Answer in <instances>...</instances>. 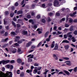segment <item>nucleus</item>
Returning <instances> with one entry per match:
<instances>
[{
	"instance_id": "nucleus-1",
	"label": "nucleus",
	"mask_w": 77,
	"mask_h": 77,
	"mask_svg": "<svg viewBox=\"0 0 77 77\" xmlns=\"http://www.w3.org/2000/svg\"><path fill=\"white\" fill-rule=\"evenodd\" d=\"M0 77H12V73L11 72L7 71L6 74L0 71Z\"/></svg>"
},
{
	"instance_id": "nucleus-2",
	"label": "nucleus",
	"mask_w": 77,
	"mask_h": 77,
	"mask_svg": "<svg viewBox=\"0 0 77 77\" xmlns=\"http://www.w3.org/2000/svg\"><path fill=\"white\" fill-rule=\"evenodd\" d=\"M9 62H10V61H9V60H2V61H0V65H1L2 63L3 65H5V64H6L9 63Z\"/></svg>"
},
{
	"instance_id": "nucleus-3",
	"label": "nucleus",
	"mask_w": 77,
	"mask_h": 77,
	"mask_svg": "<svg viewBox=\"0 0 77 77\" xmlns=\"http://www.w3.org/2000/svg\"><path fill=\"white\" fill-rule=\"evenodd\" d=\"M59 2L57 0H55L54 2V5L55 7H59L60 6V5H59Z\"/></svg>"
},
{
	"instance_id": "nucleus-4",
	"label": "nucleus",
	"mask_w": 77,
	"mask_h": 77,
	"mask_svg": "<svg viewBox=\"0 0 77 77\" xmlns=\"http://www.w3.org/2000/svg\"><path fill=\"white\" fill-rule=\"evenodd\" d=\"M8 39H9L8 38H6L5 39H2L1 40V42H7L8 41Z\"/></svg>"
},
{
	"instance_id": "nucleus-5",
	"label": "nucleus",
	"mask_w": 77,
	"mask_h": 77,
	"mask_svg": "<svg viewBox=\"0 0 77 77\" xmlns=\"http://www.w3.org/2000/svg\"><path fill=\"white\" fill-rule=\"evenodd\" d=\"M71 34H72V32H68L67 34V36H68L69 38H72V35H71Z\"/></svg>"
},
{
	"instance_id": "nucleus-6",
	"label": "nucleus",
	"mask_w": 77,
	"mask_h": 77,
	"mask_svg": "<svg viewBox=\"0 0 77 77\" xmlns=\"http://www.w3.org/2000/svg\"><path fill=\"white\" fill-rule=\"evenodd\" d=\"M63 71L65 73V74H66L67 75H69L70 74V73H69V72L65 70H63Z\"/></svg>"
},
{
	"instance_id": "nucleus-7",
	"label": "nucleus",
	"mask_w": 77,
	"mask_h": 77,
	"mask_svg": "<svg viewBox=\"0 0 77 77\" xmlns=\"http://www.w3.org/2000/svg\"><path fill=\"white\" fill-rule=\"evenodd\" d=\"M32 42L31 41L29 42H28L26 45V47H29L30 45L32 44Z\"/></svg>"
},
{
	"instance_id": "nucleus-8",
	"label": "nucleus",
	"mask_w": 77,
	"mask_h": 77,
	"mask_svg": "<svg viewBox=\"0 0 77 77\" xmlns=\"http://www.w3.org/2000/svg\"><path fill=\"white\" fill-rule=\"evenodd\" d=\"M16 38H15V42H17L18 41H19V39H20V37L19 36H17L16 37Z\"/></svg>"
},
{
	"instance_id": "nucleus-9",
	"label": "nucleus",
	"mask_w": 77,
	"mask_h": 77,
	"mask_svg": "<svg viewBox=\"0 0 77 77\" xmlns=\"http://www.w3.org/2000/svg\"><path fill=\"white\" fill-rule=\"evenodd\" d=\"M22 33L23 35H27V31L23 30L22 32Z\"/></svg>"
},
{
	"instance_id": "nucleus-10",
	"label": "nucleus",
	"mask_w": 77,
	"mask_h": 77,
	"mask_svg": "<svg viewBox=\"0 0 77 77\" xmlns=\"http://www.w3.org/2000/svg\"><path fill=\"white\" fill-rule=\"evenodd\" d=\"M32 70H29V69H28L26 71V72L29 73V74L30 75H32Z\"/></svg>"
},
{
	"instance_id": "nucleus-11",
	"label": "nucleus",
	"mask_w": 77,
	"mask_h": 77,
	"mask_svg": "<svg viewBox=\"0 0 77 77\" xmlns=\"http://www.w3.org/2000/svg\"><path fill=\"white\" fill-rule=\"evenodd\" d=\"M55 42L54 41H53L52 42V44L51 45V48H54V45H55Z\"/></svg>"
},
{
	"instance_id": "nucleus-12",
	"label": "nucleus",
	"mask_w": 77,
	"mask_h": 77,
	"mask_svg": "<svg viewBox=\"0 0 77 77\" xmlns=\"http://www.w3.org/2000/svg\"><path fill=\"white\" fill-rule=\"evenodd\" d=\"M23 11L20 10L17 11V15H19V14H23Z\"/></svg>"
},
{
	"instance_id": "nucleus-13",
	"label": "nucleus",
	"mask_w": 77,
	"mask_h": 77,
	"mask_svg": "<svg viewBox=\"0 0 77 77\" xmlns=\"http://www.w3.org/2000/svg\"><path fill=\"white\" fill-rule=\"evenodd\" d=\"M17 52L20 54H22V53H23V51H21V49H18Z\"/></svg>"
},
{
	"instance_id": "nucleus-14",
	"label": "nucleus",
	"mask_w": 77,
	"mask_h": 77,
	"mask_svg": "<svg viewBox=\"0 0 77 77\" xmlns=\"http://www.w3.org/2000/svg\"><path fill=\"white\" fill-rule=\"evenodd\" d=\"M58 49V46L57 45V44H56L54 48V50H57Z\"/></svg>"
},
{
	"instance_id": "nucleus-15",
	"label": "nucleus",
	"mask_w": 77,
	"mask_h": 77,
	"mask_svg": "<svg viewBox=\"0 0 77 77\" xmlns=\"http://www.w3.org/2000/svg\"><path fill=\"white\" fill-rule=\"evenodd\" d=\"M25 40L24 39H22L21 40L17 42L18 44H21L23 41H24Z\"/></svg>"
},
{
	"instance_id": "nucleus-16",
	"label": "nucleus",
	"mask_w": 77,
	"mask_h": 77,
	"mask_svg": "<svg viewBox=\"0 0 77 77\" xmlns=\"http://www.w3.org/2000/svg\"><path fill=\"white\" fill-rule=\"evenodd\" d=\"M17 62L19 63H21V62H22V61L21 60V59H18L17 60Z\"/></svg>"
},
{
	"instance_id": "nucleus-17",
	"label": "nucleus",
	"mask_w": 77,
	"mask_h": 77,
	"mask_svg": "<svg viewBox=\"0 0 77 77\" xmlns=\"http://www.w3.org/2000/svg\"><path fill=\"white\" fill-rule=\"evenodd\" d=\"M29 23H32V24H34V21H33V19L29 20Z\"/></svg>"
},
{
	"instance_id": "nucleus-18",
	"label": "nucleus",
	"mask_w": 77,
	"mask_h": 77,
	"mask_svg": "<svg viewBox=\"0 0 77 77\" xmlns=\"http://www.w3.org/2000/svg\"><path fill=\"white\" fill-rule=\"evenodd\" d=\"M63 43H69V42L67 40H64L62 42Z\"/></svg>"
},
{
	"instance_id": "nucleus-19",
	"label": "nucleus",
	"mask_w": 77,
	"mask_h": 77,
	"mask_svg": "<svg viewBox=\"0 0 77 77\" xmlns=\"http://www.w3.org/2000/svg\"><path fill=\"white\" fill-rule=\"evenodd\" d=\"M49 31L47 32L45 35V37H47V36H48V35L49 34Z\"/></svg>"
},
{
	"instance_id": "nucleus-20",
	"label": "nucleus",
	"mask_w": 77,
	"mask_h": 77,
	"mask_svg": "<svg viewBox=\"0 0 77 77\" xmlns=\"http://www.w3.org/2000/svg\"><path fill=\"white\" fill-rule=\"evenodd\" d=\"M64 47L66 50H68L69 48V45H66L64 46Z\"/></svg>"
},
{
	"instance_id": "nucleus-21",
	"label": "nucleus",
	"mask_w": 77,
	"mask_h": 77,
	"mask_svg": "<svg viewBox=\"0 0 77 77\" xmlns=\"http://www.w3.org/2000/svg\"><path fill=\"white\" fill-rule=\"evenodd\" d=\"M12 25L14 26V27H16L17 26L16 25V24H15V22L13 21L12 22Z\"/></svg>"
},
{
	"instance_id": "nucleus-22",
	"label": "nucleus",
	"mask_w": 77,
	"mask_h": 77,
	"mask_svg": "<svg viewBox=\"0 0 77 77\" xmlns=\"http://www.w3.org/2000/svg\"><path fill=\"white\" fill-rule=\"evenodd\" d=\"M72 42H75L76 40L75 39V38H74V37H72Z\"/></svg>"
},
{
	"instance_id": "nucleus-23",
	"label": "nucleus",
	"mask_w": 77,
	"mask_h": 77,
	"mask_svg": "<svg viewBox=\"0 0 77 77\" xmlns=\"http://www.w3.org/2000/svg\"><path fill=\"white\" fill-rule=\"evenodd\" d=\"M53 57L56 60H57V59H58L57 58V57L56 56V55L55 54H53Z\"/></svg>"
},
{
	"instance_id": "nucleus-24",
	"label": "nucleus",
	"mask_w": 77,
	"mask_h": 77,
	"mask_svg": "<svg viewBox=\"0 0 77 77\" xmlns=\"http://www.w3.org/2000/svg\"><path fill=\"white\" fill-rule=\"evenodd\" d=\"M65 20V18H63L61 20H60V23H62V21H64Z\"/></svg>"
},
{
	"instance_id": "nucleus-25",
	"label": "nucleus",
	"mask_w": 77,
	"mask_h": 77,
	"mask_svg": "<svg viewBox=\"0 0 77 77\" xmlns=\"http://www.w3.org/2000/svg\"><path fill=\"white\" fill-rule=\"evenodd\" d=\"M63 59H65V60H69V58H68L67 57H63Z\"/></svg>"
},
{
	"instance_id": "nucleus-26",
	"label": "nucleus",
	"mask_w": 77,
	"mask_h": 77,
	"mask_svg": "<svg viewBox=\"0 0 77 77\" xmlns=\"http://www.w3.org/2000/svg\"><path fill=\"white\" fill-rule=\"evenodd\" d=\"M70 17H76V15H74L73 14H70Z\"/></svg>"
},
{
	"instance_id": "nucleus-27",
	"label": "nucleus",
	"mask_w": 77,
	"mask_h": 77,
	"mask_svg": "<svg viewBox=\"0 0 77 77\" xmlns=\"http://www.w3.org/2000/svg\"><path fill=\"white\" fill-rule=\"evenodd\" d=\"M69 30L71 32L73 30V26H72L70 27Z\"/></svg>"
},
{
	"instance_id": "nucleus-28",
	"label": "nucleus",
	"mask_w": 77,
	"mask_h": 77,
	"mask_svg": "<svg viewBox=\"0 0 77 77\" xmlns=\"http://www.w3.org/2000/svg\"><path fill=\"white\" fill-rule=\"evenodd\" d=\"M32 61H33V60H32V59H30V58H28V62H32Z\"/></svg>"
},
{
	"instance_id": "nucleus-29",
	"label": "nucleus",
	"mask_w": 77,
	"mask_h": 77,
	"mask_svg": "<svg viewBox=\"0 0 77 77\" xmlns=\"http://www.w3.org/2000/svg\"><path fill=\"white\" fill-rule=\"evenodd\" d=\"M41 21L43 23H45V19H42L41 20Z\"/></svg>"
},
{
	"instance_id": "nucleus-30",
	"label": "nucleus",
	"mask_w": 77,
	"mask_h": 77,
	"mask_svg": "<svg viewBox=\"0 0 77 77\" xmlns=\"http://www.w3.org/2000/svg\"><path fill=\"white\" fill-rule=\"evenodd\" d=\"M8 44H5L4 45H3L2 46V48H5V47H7V46H8Z\"/></svg>"
},
{
	"instance_id": "nucleus-31",
	"label": "nucleus",
	"mask_w": 77,
	"mask_h": 77,
	"mask_svg": "<svg viewBox=\"0 0 77 77\" xmlns=\"http://www.w3.org/2000/svg\"><path fill=\"white\" fill-rule=\"evenodd\" d=\"M24 72H22L20 74V76L21 77H24Z\"/></svg>"
},
{
	"instance_id": "nucleus-32",
	"label": "nucleus",
	"mask_w": 77,
	"mask_h": 77,
	"mask_svg": "<svg viewBox=\"0 0 77 77\" xmlns=\"http://www.w3.org/2000/svg\"><path fill=\"white\" fill-rule=\"evenodd\" d=\"M37 72H38V70L36 69H35L33 71V72L34 74H36Z\"/></svg>"
},
{
	"instance_id": "nucleus-33",
	"label": "nucleus",
	"mask_w": 77,
	"mask_h": 77,
	"mask_svg": "<svg viewBox=\"0 0 77 77\" xmlns=\"http://www.w3.org/2000/svg\"><path fill=\"white\" fill-rule=\"evenodd\" d=\"M20 27H21V25L20 24L18 23L17 24V28H19Z\"/></svg>"
},
{
	"instance_id": "nucleus-34",
	"label": "nucleus",
	"mask_w": 77,
	"mask_h": 77,
	"mask_svg": "<svg viewBox=\"0 0 77 77\" xmlns=\"http://www.w3.org/2000/svg\"><path fill=\"white\" fill-rule=\"evenodd\" d=\"M42 44V42H41L38 45L37 47H39Z\"/></svg>"
},
{
	"instance_id": "nucleus-35",
	"label": "nucleus",
	"mask_w": 77,
	"mask_h": 77,
	"mask_svg": "<svg viewBox=\"0 0 77 77\" xmlns=\"http://www.w3.org/2000/svg\"><path fill=\"white\" fill-rule=\"evenodd\" d=\"M9 12H8V11H6L5 12V15H9Z\"/></svg>"
},
{
	"instance_id": "nucleus-36",
	"label": "nucleus",
	"mask_w": 77,
	"mask_h": 77,
	"mask_svg": "<svg viewBox=\"0 0 77 77\" xmlns=\"http://www.w3.org/2000/svg\"><path fill=\"white\" fill-rule=\"evenodd\" d=\"M42 6L43 8H46V7H45V4H43L42 5Z\"/></svg>"
},
{
	"instance_id": "nucleus-37",
	"label": "nucleus",
	"mask_w": 77,
	"mask_h": 77,
	"mask_svg": "<svg viewBox=\"0 0 77 77\" xmlns=\"http://www.w3.org/2000/svg\"><path fill=\"white\" fill-rule=\"evenodd\" d=\"M77 67H76L74 68L73 71H74L75 72H77Z\"/></svg>"
},
{
	"instance_id": "nucleus-38",
	"label": "nucleus",
	"mask_w": 77,
	"mask_h": 77,
	"mask_svg": "<svg viewBox=\"0 0 77 77\" xmlns=\"http://www.w3.org/2000/svg\"><path fill=\"white\" fill-rule=\"evenodd\" d=\"M55 15L56 16H57L58 17H59L60 16V14L58 13V12L56 13Z\"/></svg>"
},
{
	"instance_id": "nucleus-39",
	"label": "nucleus",
	"mask_w": 77,
	"mask_h": 77,
	"mask_svg": "<svg viewBox=\"0 0 77 77\" xmlns=\"http://www.w3.org/2000/svg\"><path fill=\"white\" fill-rule=\"evenodd\" d=\"M35 66H39V64L38 63H36L34 64Z\"/></svg>"
},
{
	"instance_id": "nucleus-40",
	"label": "nucleus",
	"mask_w": 77,
	"mask_h": 77,
	"mask_svg": "<svg viewBox=\"0 0 77 77\" xmlns=\"http://www.w3.org/2000/svg\"><path fill=\"white\" fill-rule=\"evenodd\" d=\"M11 17H13L14 15V13H11L10 14Z\"/></svg>"
},
{
	"instance_id": "nucleus-41",
	"label": "nucleus",
	"mask_w": 77,
	"mask_h": 77,
	"mask_svg": "<svg viewBox=\"0 0 77 77\" xmlns=\"http://www.w3.org/2000/svg\"><path fill=\"white\" fill-rule=\"evenodd\" d=\"M34 15H35V13H34L33 11H32L31 12V15L32 16H34Z\"/></svg>"
},
{
	"instance_id": "nucleus-42",
	"label": "nucleus",
	"mask_w": 77,
	"mask_h": 77,
	"mask_svg": "<svg viewBox=\"0 0 77 77\" xmlns=\"http://www.w3.org/2000/svg\"><path fill=\"white\" fill-rule=\"evenodd\" d=\"M10 66H11V65L8 64V65H6V67H7V68H8V69H9L10 68Z\"/></svg>"
},
{
	"instance_id": "nucleus-43",
	"label": "nucleus",
	"mask_w": 77,
	"mask_h": 77,
	"mask_svg": "<svg viewBox=\"0 0 77 77\" xmlns=\"http://www.w3.org/2000/svg\"><path fill=\"white\" fill-rule=\"evenodd\" d=\"M49 71V70H47L44 73H43V74H45V75H46L47 74V73Z\"/></svg>"
},
{
	"instance_id": "nucleus-44",
	"label": "nucleus",
	"mask_w": 77,
	"mask_h": 77,
	"mask_svg": "<svg viewBox=\"0 0 77 77\" xmlns=\"http://www.w3.org/2000/svg\"><path fill=\"white\" fill-rule=\"evenodd\" d=\"M48 14L49 15V16H52V15L53 14V13L52 12L49 13Z\"/></svg>"
},
{
	"instance_id": "nucleus-45",
	"label": "nucleus",
	"mask_w": 77,
	"mask_h": 77,
	"mask_svg": "<svg viewBox=\"0 0 77 77\" xmlns=\"http://www.w3.org/2000/svg\"><path fill=\"white\" fill-rule=\"evenodd\" d=\"M11 35H15V32H11Z\"/></svg>"
},
{
	"instance_id": "nucleus-46",
	"label": "nucleus",
	"mask_w": 77,
	"mask_h": 77,
	"mask_svg": "<svg viewBox=\"0 0 77 77\" xmlns=\"http://www.w3.org/2000/svg\"><path fill=\"white\" fill-rule=\"evenodd\" d=\"M12 53H15L17 52V49H15V50H14L13 51H12Z\"/></svg>"
},
{
	"instance_id": "nucleus-47",
	"label": "nucleus",
	"mask_w": 77,
	"mask_h": 77,
	"mask_svg": "<svg viewBox=\"0 0 77 77\" xmlns=\"http://www.w3.org/2000/svg\"><path fill=\"white\" fill-rule=\"evenodd\" d=\"M48 22H50V21H51V19H50V17H48Z\"/></svg>"
},
{
	"instance_id": "nucleus-48",
	"label": "nucleus",
	"mask_w": 77,
	"mask_h": 77,
	"mask_svg": "<svg viewBox=\"0 0 77 77\" xmlns=\"http://www.w3.org/2000/svg\"><path fill=\"white\" fill-rule=\"evenodd\" d=\"M69 26V25H68L66 23L65 25V27H68Z\"/></svg>"
},
{
	"instance_id": "nucleus-49",
	"label": "nucleus",
	"mask_w": 77,
	"mask_h": 77,
	"mask_svg": "<svg viewBox=\"0 0 77 77\" xmlns=\"http://www.w3.org/2000/svg\"><path fill=\"white\" fill-rule=\"evenodd\" d=\"M27 18L30 19V18H31V16L30 15H27Z\"/></svg>"
},
{
	"instance_id": "nucleus-50",
	"label": "nucleus",
	"mask_w": 77,
	"mask_h": 77,
	"mask_svg": "<svg viewBox=\"0 0 77 77\" xmlns=\"http://www.w3.org/2000/svg\"><path fill=\"white\" fill-rule=\"evenodd\" d=\"M63 36L65 39H66V38H67V35L65 34Z\"/></svg>"
},
{
	"instance_id": "nucleus-51",
	"label": "nucleus",
	"mask_w": 77,
	"mask_h": 77,
	"mask_svg": "<svg viewBox=\"0 0 77 77\" xmlns=\"http://www.w3.org/2000/svg\"><path fill=\"white\" fill-rule=\"evenodd\" d=\"M73 70H74V69H68V71H69L70 72H72V71Z\"/></svg>"
},
{
	"instance_id": "nucleus-52",
	"label": "nucleus",
	"mask_w": 77,
	"mask_h": 77,
	"mask_svg": "<svg viewBox=\"0 0 77 77\" xmlns=\"http://www.w3.org/2000/svg\"><path fill=\"white\" fill-rule=\"evenodd\" d=\"M11 8L12 11H14L15 10V7L14 6H12Z\"/></svg>"
},
{
	"instance_id": "nucleus-53",
	"label": "nucleus",
	"mask_w": 77,
	"mask_h": 77,
	"mask_svg": "<svg viewBox=\"0 0 77 77\" xmlns=\"http://www.w3.org/2000/svg\"><path fill=\"white\" fill-rule=\"evenodd\" d=\"M20 70H18L17 71V74H20Z\"/></svg>"
},
{
	"instance_id": "nucleus-54",
	"label": "nucleus",
	"mask_w": 77,
	"mask_h": 77,
	"mask_svg": "<svg viewBox=\"0 0 77 77\" xmlns=\"http://www.w3.org/2000/svg\"><path fill=\"white\" fill-rule=\"evenodd\" d=\"M63 74V72L61 71L59 72L58 73V75H59V74Z\"/></svg>"
},
{
	"instance_id": "nucleus-55",
	"label": "nucleus",
	"mask_w": 77,
	"mask_h": 77,
	"mask_svg": "<svg viewBox=\"0 0 77 77\" xmlns=\"http://www.w3.org/2000/svg\"><path fill=\"white\" fill-rule=\"evenodd\" d=\"M15 6H18V2H17L15 3Z\"/></svg>"
},
{
	"instance_id": "nucleus-56",
	"label": "nucleus",
	"mask_w": 77,
	"mask_h": 77,
	"mask_svg": "<svg viewBox=\"0 0 77 77\" xmlns=\"http://www.w3.org/2000/svg\"><path fill=\"white\" fill-rule=\"evenodd\" d=\"M40 17L41 16L40 15H38L37 16V18H38V19H39Z\"/></svg>"
},
{
	"instance_id": "nucleus-57",
	"label": "nucleus",
	"mask_w": 77,
	"mask_h": 77,
	"mask_svg": "<svg viewBox=\"0 0 77 77\" xmlns=\"http://www.w3.org/2000/svg\"><path fill=\"white\" fill-rule=\"evenodd\" d=\"M14 68V66H13L10 65V69H13Z\"/></svg>"
},
{
	"instance_id": "nucleus-58",
	"label": "nucleus",
	"mask_w": 77,
	"mask_h": 77,
	"mask_svg": "<svg viewBox=\"0 0 77 77\" xmlns=\"http://www.w3.org/2000/svg\"><path fill=\"white\" fill-rule=\"evenodd\" d=\"M50 39L49 38H47L46 40V41L47 42H49V41H50Z\"/></svg>"
},
{
	"instance_id": "nucleus-59",
	"label": "nucleus",
	"mask_w": 77,
	"mask_h": 77,
	"mask_svg": "<svg viewBox=\"0 0 77 77\" xmlns=\"http://www.w3.org/2000/svg\"><path fill=\"white\" fill-rule=\"evenodd\" d=\"M14 45H15V46H17V47H18V46H19V44H18L17 43L14 44Z\"/></svg>"
},
{
	"instance_id": "nucleus-60",
	"label": "nucleus",
	"mask_w": 77,
	"mask_h": 77,
	"mask_svg": "<svg viewBox=\"0 0 77 77\" xmlns=\"http://www.w3.org/2000/svg\"><path fill=\"white\" fill-rule=\"evenodd\" d=\"M11 63H14V62H15V60H11L10 61Z\"/></svg>"
},
{
	"instance_id": "nucleus-61",
	"label": "nucleus",
	"mask_w": 77,
	"mask_h": 77,
	"mask_svg": "<svg viewBox=\"0 0 77 77\" xmlns=\"http://www.w3.org/2000/svg\"><path fill=\"white\" fill-rule=\"evenodd\" d=\"M8 32H5V36H8Z\"/></svg>"
},
{
	"instance_id": "nucleus-62",
	"label": "nucleus",
	"mask_w": 77,
	"mask_h": 77,
	"mask_svg": "<svg viewBox=\"0 0 77 77\" xmlns=\"http://www.w3.org/2000/svg\"><path fill=\"white\" fill-rule=\"evenodd\" d=\"M72 20H73L72 19H70L69 20V22L70 23H72Z\"/></svg>"
},
{
	"instance_id": "nucleus-63",
	"label": "nucleus",
	"mask_w": 77,
	"mask_h": 77,
	"mask_svg": "<svg viewBox=\"0 0 77 77\" xmlns=\"http://www.w3.org/2000/svg\"><path fill=\"white\" fill-rule=\"evenodd\" d=\"M74 35H77V31H75L74 32Z\"/></svg>"
},
{
	"instance_id": "nucleus-64",
	"label": "nucleus",
	"mask_w": 77,
	"mask_h": 77,
	"mask_svg": "<svg viewBox=\"0 0 77 77\" xmlns=\"http://www.w3.org/2000/svg\"><path fill=\"white\" fill-rule=\"evenodd\" d=\"M77 9V7H75L74 8V11H76Z\"/></svg>"
}]
</instances>
